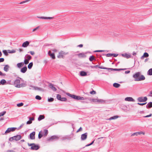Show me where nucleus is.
Listing matches in <instances>:
<instances>
[{"instance_id":"58","label":"nucleus","mask_w":152,"mask_h":152,"mask_svg":"<svg viewBox=\"0 0 152 152\" xmlns=\"http://www.w3.org/2000/svg\"><path fill=\"white\" fill-rule=\"evenodd\" d=\"M151 116H152V114H151L148 115H147L146 116H144V117H146V118L149 117Z\"/></svg>"},{"instance_id":"3","label":"nucleus","mask_w":152,"mask_h":152,"mask_svg":"<svg viewBox=\"0 0 152 152\" xmlns=\"http://www.w3.org/2000/svg\"><path fill=\"white\" fill-rule=\"evenodd\" d=\"M66 95L69 96L73 98L74 99L77 100H85L87 98H84L83 97H81L79 96H76L73 94H71L69 93H67L66 94Z\"/></svg>"},{"instance_id":"36","label":"nucleus","mask_w":152,"mask_h":152,"mask_svg":"<svg viewBox=\"0 0 152 152\" xmlns=\"http://www.w3.org/2000/svg\"><path fill=\"white\" fill-rule=\"evenodd\" d=\"M6 81L5 80L2 79L0 82V85L1 84L2 85H4L5 83H6Z\"/></svg>"},{"instance_id":"20","label":"nucleus","mask_w":152,"mask_h":152,"mask_svg":"<svg viewBox=\"0 0 152 152\" xmlns=\"http://www.w3.org/2000/svg\"><path fill=\"white\" fill-rule=\"evenodd\" d=\"M149 56L148 54L146 53H144L143 55L140 58L141 59H143L145 57H148Z\"/></svg>"},{"instance_id":"59","label":"nucleus","mask_w":152,"mask_h":152,"mask_svg":"<svg viewBox=\"0 0 152 152\" xmlns=\"http://www.w3.org/2000/svg\"><path fill=\"white\" fill-rule=\"evenodd\" d=\"M82 130V128L81 127H80V128L77 131V132H78L80 131V130Z\"/></svg>"},{"instance_id":"25","label":"nucleus","mask_w":152,"mask_h":152,"mask_svg":"<svg viewBox=\"0 0 152 152\" xmlns=\"http://www.w3.org/2000/svg\"><path fill=\"white\" fill-rule=\"evenodd\" d=\"M80 75L82 76H85L87 75L86 72L83 71L80 72Z\"/></svg>"},{"instance_id":"37","label":"nucleus","mask_w":152,"mask_h":152,"mask_svg":"<svg viewBox=\"0 0 152 152\" xmlns=\"http://www.w3.org/2000/svg\"><path fill=\"white\" fill-rule=\"evenodd\" d=\"M98 68H100V69H107L108 70H109V69H110V68H106V67H102V66H99V67H98Z\"/></svg>"},{"instance_id":"30","label":"nucleus","mask_w":152,"mask_h":152,"mask_svg":"<svg viewBox=\"0 0 152 152\" xmlns=\"http://www.w3.org/2000/svg\"><path fill=\"white\" fill-rule=\"evenodd\" d=\"M148 74L149 75H152V68L150 69L147 72Z\"/></svg>"},{"instance_id":"24","label":"nucleus","mask_w":152,"mask_h":152,"mask_svg":"<svg viewBox=\"0 0 152 152\" xmlns=\"http://www.w3.org/2000/svg\"><path fill=\"white\" fill-rule=\"evenodd\" d=\"M9 68L10 66L8 65H5L4 69V71L6 72H8L9 70Z\"/></svg>"},{"instance_id":"43","label":"nucleus","mask_w":152,"mask_h":152,"mask_svg":"<svg viewBox=\"0 0 152 152\" xmlns=\"http://www.w3.org/2000/svg\"><path fill=\"white\" fill-rule=\"evenodd\" d=\"M23 103H20L18 104L17 105L18 107H20L23 105Z\"/></svg>"},{"instance_id":"64","label":"nucleus","mask_w":152,"mask_h":152,"mask_svg":"<svg viewBox=\"0 0 152 152\" xmlns=\"http://www.w3.org/2000/svg\"><path fill=\"white\" fill-rule=\"evenodd\" d=\"M150 96H152V90L150 92Z\"/></svg>"},{"instance_id":"9","label":"nucleus","mask_w":152,"mask_h":152,"mask_svg":"<svg viewBox=\"0 0 152 152\" xmlns=\"http://www.w3.org/2000/svg\"><path fill=\"white\" fill-rule=\"evenodd\" d=\"M88 133H85L81 135V139L82 140H86L87 137Z\"/></svg>"},{"instance_id":"26","label":"nucleus","mask_w":152,"mask_h":152,"mask_svg":"<svg viewBox=\"0 0 152 152\" xmlns=\"http://www.w3.org/2000/svg\"><path fill=\"white\" fill-rule=\"evenodd\" d=\"M24 65V64L23 62H21L18 63L17 64V66L18 68H20L21 67L23 66Z\"/></svg>"},{"instance_id":"1","label":"nucleus","mask_w":152,"mask_h":152,"mask_svg":"<svg viewBox=\"0 0 152 152\" xmlns=\"http://www.w3.org/2000/svg\"><path fill=\"white\" fill-rule=\"evenodd\" d=\"M14 85L18 88H23L26 86V82L22 78L18 77L14 81Z\"/></svg>"},{"instance_id":"39","label":"nucleus","mask_w":152,"mask_h":152,"mask_svg":"<svg viewBox=\"0 0 152 152\" xmlns=\"http://www.w3.org/2000/svg\"><path fill=\"white\" fill-rule=\"evenodd\" d=\"M56 97L57 99L59 100H60L61 98V96L59 94H57V95Z\"/></svg>"},{"instance_id":"35","label":"nucleus","mask_w":152,"mask_h":152,"mask_svg":"<svg viewBox=\"0 0 152 152\" xmlns=\"http://www.w3.org/2000/svg\"><path fill=\"white\" fill-rule=\"evenodd\" d=\"M8 52L9 53H12L15 52V51L14 50H8Z\"/></svg>"},{"instance_id":"56","label":"nucleus","mask_w":152,"mask_h":152,"mask_svg":"<svg viewBox=\"0 0 152 152\" xmlns=\"http://www.w3.org/2000/svg\"><path fill=\"white\" fill-rule=\"evenodd\" d=\"M4 61V59L3 58H0V63L1 62H3Z\"/></svg>"},{"instance_id":"53","label":"nucleus","mask_w":152,"mask_h":152,"mask_svg":"<svg viewBox=\"0 0 152 152\" xmlns=\"http://www.w3.org/2000/svg\"><path fill=\"white\" fill-rule=\"evenodd\" d=\"M6 75V74L4 73H3L1 72L0 71V75L5 76Z\"/></svg>"},{"instance_id":"6","label":"nucleus","mask_w":152,"mask_h":152,"mask_svg":"<svg viewBox=\"0 0 152 152\" xmlns=\"http://www.w3.org/2000/svg\"><path fill=\"white\" fill-rule=\"evenodd\" d=\"M68 52H65L63 51H61L58 53V54L57 56V57L58 58H64V56L68 54Z\"/></svg>"},{"instance_id":"14","label":"nucleus","mask_w":152,"mask_h":152,"mask_svg":"<svg viewBox=\"0 0 152 152\" xmlns=\"http://www.w3.org/2000/svg\"><path fill=\"white\" fill-rule=\"evenodd\" d=\"M35 132H33L31 133L30 134V138L31 140H34L35 138Z\"/></svg>"},{"instance_id":"55","label":"nucleus","mask_w":152,"mask_h":152,"mask_svg":"<svg viewBox=\"0 0 152 152\" xmlns=\"http://www.w3.org/2000/svg\"><path fill=\"white\" fill-rule=\"evenodd\" d=\"M29 53L32 55H34L35 54L34 52L33 51H30Z\"/></svg>"},{"instance_id":"34","label":"nucleus","mask_w":152,"mask_h":152,"mask_svg":"<svg viewBox=\"0 0 152 152\" xmlns=\"http://www.w3.org/2000/svg\"><path fill=\"white\" fill-rule=\"evenodd\" d=\"M33 66V63L32 62H31L28 65V68L29 69H31Z\"/></svg>"},{"instance_id":"46","label":"nucleus","mask_w":152,"mask_h":152,"mask_svg":"<svg viewBox=\"0 0 152 152\" xmlns=\"http://www.w3.org/2000/svg\"><path fill=\"white\" fill-rule=\"evenodd\" d=\"M67 100V99L65 97L61 98L60 101H65Z\"/></svg>"},{"instance_id":"61","label":"nucleus","mask_w":152,"mask_h":152,"mask_svg":"<svg viewBox=\"0 0 152 152\" xmlns=\"http://www.w3.org/2000/svg\"><path fill=\"white\" fill-rule=\"evenodd\" d=\"M7 152H15L13 150H9L7 151Z\"/></svg>"},{"instance_id":"29","label":"nucleus","mask_w":152,"mask_h":152,"mask_svg":"<svg viewBox=\"0 0 152 152\" xmlns=\"http://www.w3.org/2000/svg\"><path fill=\"white\" fill-rule=\"evenodd\" d=\"M146 107H147L148 108H150L152 107V102H151L148 103Z\"/></svg>"},{"instance_id":"19","label":"nucleus","mask_w":152,"mask_h":152,"mask_svg":"<svg viewBox=\"0 0 152 152\" xmlns=\"http://www.w3.org/2000/svg\"><path fill=\"white\" fill-rule=\"evenodd\" d=\"M49 87L53 91H56V88L52 84H50L49 85Z\"/></svg>"},{"instance_id":"11","label":"nucleus","mask_w":152,"mask_h":152,"mask_svg":"<svg viewBox=\"0 0 152 152\" xmlns=\"http://www.w3.org/2000/svg\"><path fill=\"white\" fill-rule=\"evenodd\" d=\"M39 146L36 145L35 144L33 143L32 146L31 147V149L33 150H37L39 149Z\"/></svg>"},{"instance_id":"52","label":"nucleus","mask_w":152,"mask_h":152,"mask_svg":"<svg viewBox=\"0 0 152 152\" xmlns=\"http://www.w3.org/2000/svg\"><path fill=\"white\" fill-rule=\"evenodd\" d=\"M90 67L91 68H96V67H99V65H95V66H91Z\"/></svg>"},{"instance_id":"10","label":"nucleus","mask_w":152,"mask_h":152,"mask_svg":"<svg viewBox=\"0 0 152 152\" xmlns=\"http://www.w3.org/2000/svg\"><path fill=\"white\" fill-rule=\"evenodd\" d=\"M145 134V133L144 132L141 131L133 133L131 135V136H138V135H140L141 134L144 135Z\"/></svg>"},{"instance_id":"50","label":"nucleus","mask_w":152,"mask_h":152,"mask_svg":"<svg viewBox=\"0 0 152 152\" xmlns=\"http://www.w3.org/2000/svg\"><path fill=\"white\" fill-rule=\"evenodd\" d=\"M90 94H96V92L95 91L93 90L92 91H91Z\"/></svg>"},{"instance_id":"48","label":"nucleus","mask_w":152,"mask_h":152,"mask_svg":"<svg viewBox=\"0 0 152 152\" xmlns=\"http://www.w3.org/2000/svg\"><path fill=\"white\" fill-rule=\"evenodd\" d=\"M29 61L27 59H25L24 60V63L25 64H28L29 63Z\"/></svg>"},{"instance_id":"22","label":"nucleus","mask_w":152,"mask_h":152,"mask_svg":"<svg viewBox=\"0 0 152 152\" xmlns=\"http://www.w3.org/2000/svg\"><path fill=\"white\" fill-rule=\"evenodd\" d=\"M48 55L50 56V57L53 59H54L55 58V56L54 54L51 53V52L50 51H49L48 52Z\"/></svg>"},{"instance_id":"40","label":"nucleus","mask_w":152,"mask_h":152,"mask_svg":"<svg viewBox=\"0 0 152 152\" xmlns=\"http://www.w3.org/2000/svg\"><path fill=\"white\" fill-rule=\"evenodd\" d=\"M34 88L35 90H37L39 91H42V89L41 88L38 87H34Z\"/></svg>"},{"instance_id":"8","label":"nucleus","mask_w":152,"mask_h":152,"mask_svg":"<svg viewBox=\"0 0 152 152\" xmlns=\"http://www.w3.org/2000/svg\"><path fill=\"white\" fill-rule=\"evenodd\" d=\"M16 129V128L15 127L9 128L5 131V133L7 134L11 132H14Z\"/></svg>"},{"instance_id":"4","label":"nucleus","mask_w":152,"mask_h":152,"mask_svg":"<svg viewBox=\"0 0 152 152\" xmlns=\"http://www.w3.org/2000/svg\"><path fill=\"white\" fill-rule=\"evenodd\" d=\"M89 100L94 102H97L98 103L101 104L105 103L106 102L105 100L102 99H91Z\"/></svg>"},{"instance_id":"44","label":"nucleus","mask_w":152,"mask_h":152,"mask_svg":"<svg viewBox=\"0 0 152 152\" xmlns=\"http://www.w3.org/2000/svg\"><path fill=\"white\" fill-rule=\"evenodd\" d=\"M35 98L36 99L39 100H41V97L40 96H38V95L36 96V97H35Z\"/></svg>"},{"instance_id":"28","label":"nucleus","mask_w":152,"mask_h":152,"mask_svg":"<svg viewBox=\"0 0 152 152\" xmlns=\"http://www.w3.org/2000/svg\"><path fill=\"white\" fill-rule=\"evenodd\" d=\"M113 86L115 88H118L120 86V85L117 83H114L113 84Z\"/></svg>"},{"instance_id":"7","label":"nucleus","mask_w":152,"mask_h":152,"mask_svg":"<svg viewBox=\"0 0 152 152\" xmlns=\"http://www.w3.org/2000/svg\"><path fill=\"white\" fill-rule=\"evenodd\" d=\"M147 100V98L146 96L144 97H139L137 99V100L139 102H146Z\"/></svg>"},{"instance_id":"18","label":"nucleus","mask_w":152,"mask_h":152,"mask_svg":"<svg viewBox=\"0 0 152 152\" xmlns=\"http://www.w3.org/2000/svg\"><path fill=\"white\" fill-rule=\"evenodd\" d=\"M38 18H40L42 19H53V18L51 17H39L37 16Z\"/></svg>"},{"instance_id":"62","label":"nucleus","mask_w":152,"mask_h":152,"mask_svg":"<svg viewBox=\"0 0 152 152\" xmlns=\"http://www.w3.org/2000/svg\"><path fill=\"white\" fill-rule=\"evenodd\" d=\"M130 72V71H126L125 72V74H128Z\"/></svg>"},{"instance_id":"57","label":"nucleus","mask_w":152,"mask_h":152,"mask_svg":"<svg viewBox=\"0 0 152 152\" xmlns=\"http://www.w3.org/2000/svg\"><path fill=\"white\" fill-rule=\"evenodd\" d=\"M32 122L30 121H28L26 122L27 124H30L32 123Z\"/></svg>"},{"instance_id":"60","label":"nucleus","mask_w":152,"mask_h":152,"mask_svg":"<svg viewBox=\"0 0 152 152\" xmlns=\"http://www.w3.org/2000/svg\"><path fill=\"white\" fill-rule=\"evenodd\" d=\"M29 120L30 121H33L34 120V118L33 117L30 118H29Z\"/></svg>"},{"instance_id":"13","label":"nucleus","mask_w":152,"mask_h":152,"mask_svg":"<svg viewBox=\"0 0 152 152\" xmlns=\"http://www.w3.org/2000/svg\"><path fill=\"white\" fill-rule=\"evenodd\" d=\"M58 139V137L56 135L50 137L48 139V140L50 141L52 140H57Z\"/></svg>"},{"instance_id":"2","label":"nucleus","mask_w":152,"mask_h":152,"mask_svg":"<svg viewBox=\"0 0 152 152\" xmlns=\"http://www.w3.org/2000/svg\"><path fill=\"white\" fill-rule=\"evenodd\" d=\"M140 74L141 73L140 72H137L133 75V77L135 79V81H140L145 79V77L144 76L142 75H140Z\"/></svg>"},{"instance_id":"63","label":"nucleus","mask_w":152,"mask_h":152,"mask_svg":"<svg viewBox=\"0 0 152 152\" xmlns=\"http://www.w3.org/2000/svg\"><path fill=\"white\" fill-rule=\"evenodd\" d=\"M78 47L80 48H82L83 47V45L82 44H80L78 46Z\"/></svg>"},{"instance_id":"38","label":"nucleus","mask_w":152,"mask_h":152,"mask_svg":"<svg viewBox=\"0 0 152 152\" xmlns=\"http://www.w3.org/2000/svg\"><path fill=\"white\" fill-rule=\"evenodd\" d=\"M94 57L93 56H90L89 58V60L91 61H92L93 60H94Z\"/></svg>"},{"instance_id":"21","label":"nucleus","mask_w":152,"mask_h":152,"mask_svg":"<svg viewBox=\"0 0 152 152\" xmlns=\"http://www.w3.org/2000/svg\"><path fill=\"white\" fill-rule=\"evenodd\" d=\"M27 69L26 66H25L22 68L20 69V72L23 73H25L27 71Z\"/></svg>"},{"instance_id":"23","label":"nucleus","mask_w":152,"mask_h":152,"mask_svg":"<svg viewBox=\"0 0 152 152\" xmlns=\"http://www.w3.org/2000/svg\"><path fill=\"white\" fill-rule=\"evenodd\" d=\"M77 55L79 58H85L86 56L85 54L83 53H80Z\"/></svg>"},{"instance_id":"49","label":"nucleus","mask_w":152,"mask_h":152,"mask_svg":"<svg viewBox=\"0 0 152 152\" xmlns=\"http://www.w3.org/2000/svg\"><path fill=\"white\" fill-rule=\"evenodd\" d=\"M114 54H111V53H108L106 55V56L107 57H111Z\"/></svg>"},{"instance_id":"17","label":"nucleus","mask_w":152,"mask_h":152,"mask_svg":"<svg viewBox=\"0 0 152 152\" xmlns=\"http://www.w3.org/2000/svg\"><path fill=\"white\" fill-rule=\"evenodd\" d=\"M119 117V116L118 115H116L114 116H112V117H110V118H109L107 119V120H109L110 121V120H115V119H117Z\"/></svg>"},{"instance_id":"27","label":"nucleus","mask_w":152,"mask_h":152,"mask_svg":"<svg viewBox=\"0 0 152 152\" xmlns=\"http://www.w3.org/2000/svg\"><path fill=\"white\" fill-rule=\"evenodd\" d=\"M110 69H109V70H115V71H120V70H125V69H113V68H110Z\"/></svg>"},{"instance_id":"5","label":"nucleus","mask_w":152,"mask_h":152,"mask_svg":"<svg viewBox=\"0 0 152 152\" xmlns=\"http://www.w3.org/2000/svg\"><path fill=\"white\" fill-rule=\"evenodd\" d=\"M21 138V136L20 135H18L10 137L9 139V140L10 141H12L13 140H15L16 141H18L20 140Z\"/></svg>"},{"instance_id":"32","label":"nucleus","mask_w":152,"mask_h":152,"mask_svg":"<svg viewBox=\"0 0 152 152\" xmlns=\"http://www.w3.org/2000/svg\"><path fill=\"white\" fill-rule=\"evenodd\" d=\"M3 52L5 56H7L8 55V50H3Z\"/></svg>"},{"instance_id":"54","label":"nucleus","mask_w":152,"mask_h":152,"mask_svg":"<svg viewBox=\"0 0 152 152\" xmlns=\"http://www.w3.org/2000/svg\"><path fill=\"white\" fill-rule=\"evenodd\" d=\"M146 103H138L137 104L139 105L142 106V105L145 104H146Z\"/></svg>"},{"instance_id":"12","label":"nucleus","mask_w":152,"mask_h":152,"mask_svg":"<svg viewBox=\"0 0 152 152\" xmlns=\"http://www.w3.org/2000/svg\"><path fill=\"white\" fill-rule=\"evenodd\" d=\"M125 100L126 101L133 102L135 101V100L131 97H127L125 99Z\"/></svg>"},{"instance_id":"42","label":"nucleus","mask_w":152,"mask_h":152,"mask_svg":"<svg viewBox=\"0 0 152 152\" xmlns=\"http://www.w3.org/2000/svg\"><path fill=\"white\" fill-rule=\"evenodd\" d=\"M44 136H46L48 134V131L47 130L45 129L44 130Z\"/></svg>"},{"instance_id":"16","label":"nucleus","mask_w":152,"mask_h":152,"mask_svg":"<svg viewBox=\"0 0 152 152\" xmlns=\"http://www.w3.org/2000/svg\"><path fill=\"white\" fill-rule=\"evenodd\" d=\"M29 42L28 41L24 42L22 45V47L24 48L27 47L29 45Z\"/></svg>"},{"instance_id":"41","label":"nucleus","mask_w":152,"mask_h":152,"mask_svg":"<svg viewBox=\"0 0 152 152\" xmlns=\"http://www.w3.org/2000/svg\"><path fill=\"white\" fill-rule=\"evenodd\" d=\"M39 28H40V26H37L36 28L33 29L32 32H34V31H36V30H37L39 29Z\"/></svg>"},{"instance_id":"51","label":"nucleus","mask_w":152,"mask_h":152,"mask_svg":"<svg viewBox=\"0 0 152 152\" xmlns=\"http://www.w3.org/2000/svg\"><path fill=\"white\" fill-rule=\"evenodd\" d=\"M41 132H40L38 134V138L39 139H40L42 137V135L40 134Z\"/></svg>"},{"instance_id":"31","label":"nucleus","mask_w":152,"mask_h":152,"mask_svg":"<svg viewBox=\"0 0 152 152\" xmlns=\"http://www.w3.org/2000/svg\"><path fill=\"white\" fill-rule=\"evenodd\" d=\"M44 118V116L43 115H40L38 118V120L40 121Z\"/></svg>"},{"instance_id":"33","label":"nucleus","mask_w":152,"mask_h":152,"mask_svg":"<svg viewBox=\"0 0 152 152\" xmlns=\"http://www.w3.org/2000/svg\"><path fill=\"white\" fill-rule=\"evenodd\" d=\"M26 57L27 58L26 59H27L28 61L30 60L31 58V56L28 54L26 55Z\"/></svg>"},{"instance_id":"47","label":"nucleus","mask_w":152,"mask_h":152,"mask_svg":"<svg viewBox=\"0 0 152 152\" xmlns=\"http://www.w3.org/2000/svg\"><path fill=\"white\" fill-rule=\"evenodd\" d=\"M6 111H3L0 113V117L4 115L6 113Z\"/></svg>"},{"instance_id":"45","label":"nucleus","mask_w":152,"mask_h":152,"mask_svg":"<svg viewBox=\"0 0 152 152\" xmlns=\"http://www.w3.org/2000/svg\"><path fill=\"white\" fill-rule=\"evenodd\" d=\"M54 100V99L53 98H48V101L49 102H52Z\"/></svg>"},{"instance_id":"15","label":"nucleus","mask_w":152,"mask_h":152,"mask_svg":"<svg viewBox=\"0 0 152 152\" xmlns=\"http://www.w3.org/2000/svg\"><path fill=\"white\" fill-rule=\"evenodd\" d=\"M122 56L127 58H129L131 57V55L129 53H125L121 54Z\"/></svg>"}]
</instances>
